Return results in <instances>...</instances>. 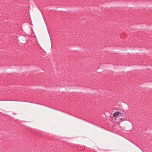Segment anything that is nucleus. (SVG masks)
<instances>
[{
    "instance_id": "f257e3e1",
    "label": "nucleus",
    "mask_w": 152,
    "mask_h": 152,
    "mask_svg": "<svg viewBox=\"0 0 152 152\" xmlns=\"http://www.w3.org/2000/svg\"><path fill=\"white\" fill-rule=\"evenodd\" d=\"M120 112H116L113 114V115L114 117H117L120 115Z\"/></svg>"
},
{
    "instance_id": "f03ea898",
    "label": "nucleus",
    "mask_w": 152,
    "mask_h": 152,
    "mask_svg": "<svg viewBox=\"0 0 152 152\" xmlns=\"http://www.w3.org/2000/svg\"><path fill=\"white\" fill-rule=\"evenodd\" d=\"M31 31H33V29H32V28H31Z\"/></svg>"
}]
</instances>
